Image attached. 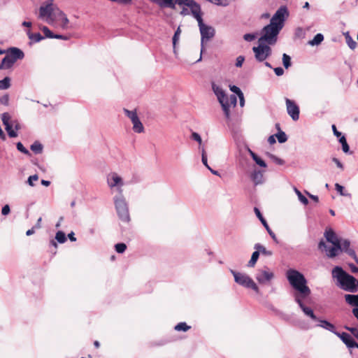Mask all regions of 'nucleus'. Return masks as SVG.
<instances>
[{
  "label": "nucleus",
  "instance_id": "f257e3e1",
  "mask_svg": "<svg viewBox=\"0 0 358 358\" xmlns=\"http://www.w3.org/2000/svg\"><path fill=\"white\" fill-rule=\"evenodd\" d=\"M288 11L286 6L280 7L270 20V23L265 26L262 30V36L259 41L266 43L268 45H273L277 41V37L284 26V22Z\"/></svg>",
  "mask_w": 358,
  "mask_h": 358
},
{
  "label": "nucleus",
  "instance_id": "f03ea898",
  "mask_svg": "<svg viewBox=\"0 0 358 358\" xmlns=\"http://www.w3.org/2000/svg\"><path fill=\"white\" fill-rule=\"evenodd\" d=\"M192 15L198 22V26L199 27V31L201 34V55L199 59L196 62H199L202 59V53L204 50V43L208 42L212 38L214 37L215 31V29L209 25H207L203 23L202 16H201V6L196 2L193 4L192 8H191Z\"/></svg>",
  "mask_w": 358,
  "mask_h": 358
},
{
  "label": "nucleus",
  "instance_id": "7ed1b4c3",
  "mask_svg": "<svg viewBox=\"0 0 358 358\" xmlns=\"http://www.w3.org/2000/svg\"><path fill=\"white\" fill-rule=\"evenodd\" d=\"M287 278L296 291L293 294L294 299L298 296L300 297H308L311 293L310 289L307 286V280L304 275L294 269H289L287 272Z\"/></svg>",
  "mask_w": 358,
  "mask_h": 358
},
{
  "label": "nucleus",
  "instance_id": "20e7f679",
  "mask_svg": "<svg viewBox=\"0 0 358 358\" xmlns=\"http://www.w3.org/2000/svg\"><path fill=\"white\" fill-rule=\"evenodd\" d=\"M332 276L336 278L340 287L345 291L356 292L358 290V280L347 273L341 266H336L332 270Z\"/></svg>",
  "mask_w": 358,
  "mask_h": 358
},
{
  "label": "nucleus",
  "instance_id": "39448f33",
  "mask_svg": "<svg viewBox=\"0 0 358 358\" xmlns=\"http://www.w3.org/2000/svg\"><path fill=\"white\" fill-rule=\"evenodd\" d=\"M212 90L216 95L218 101L221 104L222 108L224 111V115L227 120L230 119V107H236L237 103V98L234 94H231L229 97L227 96L225 92L221 87L212 83Z\"/></svg>",
  "mask_w": 358,
  "mask_h": 358
},
{
  "label": "nucleus",
  "instance_id": "423d86ee",
  "mask_svg": "<svg viewBox=\"0 0 358 358\" xmlns=\"http://www.w3.org/2000/svg\"><path fill=\"white\" fill-rule=\"evenodd\" d=\"M57 8L53 3V0H48L42 3L39 8L38 18L52 24L55 17L57 16Z\"/></svg>",
  "mask_w": 358,
  "mask_h": 358
},
{
  "label": "nucleus",
  "instance_id": "0eeeda50",
  "mask_svg": "<svg viewBox=\"0 0 358 358\" xmlns=\"http://www.w3.org/2000/svg\"><path fill=\"white\" fill-rule=\"evenodd\" d=\"M114 204L119 218L124 222L130 221L128 203L123 194H118L113 198Z\"/></svg>",
  "mask_w": 358,
  "mask_h": 358
},
{
  "label": "nucleus",
  "instance_id": "6e6552de",
  "mask_svg": "<svg viewBox=\"0 0 358 358\" xmlns=\"http://www.w3.org/2000/svg\"><path fill=\"white\" fill-rule=\"evenodd\" d=\"M230 272L234 275V280L237 284L244 287L252 289L256 293H259V289L258 286L249 275L245 273L236 272L232 269L230 270Z\"/></svg>",
  "mask_w": 358,
  "mask_h": 358
},
{
  "label": "nucleus",
  "instance_id": "1a4fd4ad",
  "mask_svg": "<svg viewBox=\"0 0 358 358\" xmlns=\"http://www.w3.org/2000/svg\"><path fill=\"white\" fill-rule=\"evenodd\" d=\"M152 3L157 4L161 8H170L174 9L176 4L179 6H186L192 8L193 4L196 3L194 0H150Z\"/></svg>",
  "mask_w": 358,
  "mask_h": 358
},
{
  "label": "nucleus",
  "instance_id": "9d476101",
  "mask_svg": "<svg viewBox=\"0 0 358 358\" xmlns=\"http://www.w3.org/2000/svg\"><path fill=\"white\" fill-rule=\"evenodd\" d=\"M259 45L253 47L255 59L259 62H264L271 54V48L268 44L258 41Z\"/></svg>",
  "mask_w": 358,
  "mask_h": 358
},
{
  "label": "nucleus",
  "instance_id": "9b49d317",
  "mask_svg": "<svg viewBox=\"0 0 358 358\" xmlns=\"http://www.w3.org/2000/svg\"><path fill=\"white\" fill-rule=\"evenodd\" d=\"M107 183L111 189L115 188L118 194H122L124 182L117 173L113 172L107 176Z\"/></svg>",
  "mask_w": 358,
  "mask_h": 358
},
{
  "label": "nucleus",
  "instance_id": "f8f14e48",
  "mask_svg": "<svg viewBox=\"0 0 358 358\" xmlns=\"http://www.w3.org/2000/svg\"><path fill=\"white\" fill-rule=\"evenodd\" d=\"M273 278L274 273L267 267L257 270L255 275L256 280L260 284L268 283Z\"/></svg>",
  "mask_w": 358,
  "mask_h": 358
},
{
  "label": "nucleus",
  "instance_id": "ddd939ff",
  "mask_svg": "<svg viewBox=\"0 0 358 358\" xmlns=\"http://www.w3.org/2000/svg\"><path fill=\"white\" fill-rule=\"evenodd\" d=\"M307 297H299L296 296L294 301L299 305L305 315L309 317L311 320L316 321L319 320V318L315 315L311 308L308 307L305 305L304 301Z\"/></svg>",
  "mask_w": 358,
  "mask_h": 358
},
{
  "label": "nucleus",
  "instance_id": "4468645a",
  "mask_svg": "<svg viewBox=\"0 0 358 358\" xmlns=\"http://www.w3.org/2000/svg\"><path fill=\"white\" fill-rule=\"evenodd\" d=\"M318 248L321 250H324L327 257L330 258L335 257L338 255V252L341 251V245H333L332 247L328 248L324 241H320L318 245Z\"/></svg>",
  "mask_w": 358,
  "mask_h": 358
},
{
  "label": "nucleus",
  "instance_id": "2eb2a0df",
  "mask_svg": "<svg viewBox=\"0 0 358 358\" xmlns=\"http://www.w3.org/2000/svg\"><path fill=\"white\" fill-rule=\"evenodd\" d=\"M287 111L292 119L296 121L299 118V108L296 103L288 98L285 99Z\"/></svg>",
  "mask_w": 358,
  "mask_h": 358
},
{
  "label": "nucleus",
  "instance_id": "dca6fc26",
  "mask_svg": "<svg viewBox=\"0 0 358 358\" xmlns=\"http://www.w3.org/2000/svg\"><path fill=\"white\" fill-rule=\"evenodd\" d=\"M341 251H344L349 256L352 257L356 263L358 264V257L355 253V251L350 248V242L348 240H341Z\"/></svg>",
  "mask_w": 358,
  "mask_h": 358
},
{
  "label": "nucleus",
  "instance_id": "f3484780",
  "mask_svg": "<svg viewBox=\"0 0 358 358\" xmlns=\"http://www.w3.org/2000/svg\"><path fill=\"white\" fill-rule=\"evenodd\" d=\"M7 55L17 62L18 59H22L24 57V52L18 48H10L8 50Z\"/></svg>",
  "mask_w": 358,
  "mask_h": 358
},
{
  "label": "nucleus",
  "instance_id": "a211bd4d",
  "mask_svg": "<svg viewBox=\"0 0 358 358\" xmlns=\"http://www.w3.org/2000/svg\"><path fill=\"white\" fill-rule=\"evenodd\" d=\"M254 211L257 215V217L259 218V220L261 221V222L262 223V224L264 225V227L266 228V229L267 230L268 233L269 234V235L271 236V238L274 240V241H276V236H275V234L271 231V229H270L267 222L266 221V220L264 218L262 214L261 213L260 210L257 208H254Z\"/></svg>",
  "mask_w": 358,
  "mask_h": 358
},
{
  "label": "nucleus",
  "instance_id": "6ab92c4d",
  "mask_svg": "<svg viewBox=\"0 0 358 358\" xmlns=\"http://www.w3.org/2000/svg\"><path fill=\"white\" fill-rule=\"evenodd\" d=\"M336 336L341 339V341L346 345L348 348H354V345H355V341L349 334L345 332L338 333Z\"/></svg>",
  "mask_w": 358,
  "mask_h": 358
},
{
  "label": "nucleus",
  "instance_id": "aec40b11",
  "mask_svg": "<svg viewBox=\"0 0 358 358\" xmlns=\"http://www.w3.org/2000/svg\"><path fill=\"white\" fill-rule=\"evenodd\" d=\"M324 237L327 241L333 245L341 244V240L337 237L335 232L331 229H327L324 232Z\"/></svg>",
  "mask_w": 358,
  "mask_h": 358
},
{
  "label": "nucleus",
  "instance_id": "412c9836",
  "mask_svg": "<svg viewBox=\"0 0 358 358\" xmlns=\"http://www.w3.org/2000/svg\"><path fill=\"white\" fill-rule=\"evenodd\" d=\"M250 178L255 185L262 184L264 180L263 172L259 170H254L251 173Z\"/></svg>",
  "mask_w": 358,
  "mask_h": 358
},
{
  "label": "nucleus",
  "instance_id": "4be33fe9",
  "mask_svg": "<svg viewBox=\"0 0 358 358\" xmlns=\"http://www.w3.org/2000/svg\"><path fill=\"white\" fill-rule=\"evenodd\" d=\"M317 321L320 322V324L317 325L318 327H320L326 330H328L330 332H332L336 335L338 333L336 331L335 326L333 324H331V322H329V321L325 320H320V319Z\"/></svg>",
  "mask_w": 358,
  "mask_h": 358
},
{
  "label": "nucleus",
  "instance_id": "5701e85b",
  "mask_svg": "<svg viewBox=\"0 0 358 358\" xmlns=\"http://www.w3.org/2000/svg\"><path fill=\"white\" fill-rule=\"evenodd\" d=\"M345 302L355 308H358V294H345L344 296Z\"/></svg>",
  "mask_w": 358,
  "mask_h": 358
},
{
  "label": "nucleus",
  "instance_id": "b1692460",
  "mask_svg": "<svg viewBox=\"0 0 358 358\" xmlns=\"http://www.w3.org/2000/svg\"><path fill=\"white\" fill-rule=\"evenodd\" d=\"M16 62L10 58L8 55H6L0 64L1 69H8L11 68Z\"/></svg>",
  "mask_w": 358,
  "mask_h": 358
},
{
  "label": "nucleus",
  "instance_id": "393cba45",
  "mask_svg": "<svg viewBox=\"0 0 358 358\" xmlns=\"http://www.w3.org/2000/svg\"><path fill=\"white\" fill-rule=\"evenodd\" d=\"M248 151L250 155L252 157V159L256 162L257 165L264 168L266 167L267 165L266 162L262 159H261L257 155H256L252 150H251L249 148H248Z\"/></svg>",
  "mask_w": 358,
  "mask_h": 358
},
{
  "label": "nucleus",
  "instance_id": "a878e982",
  "mask_svg": "<svg viewBox=\"0 0 358 358\" xmlns=\"http://www.w3.org/2000/svg\"><path fill=\"white\" fill-rule=\"evenodd\" d=\"M27 34L33 43L39 42L44 38L40 33H31L30 30L27 31Z\"/></svg>",
  "mask_w": 358,
  "mask_h": 358
},
{
  "label": "nucleus",
  "instance_id": "bb28decb",
  "mask_svg": "<svg viewBox=\"0 0 358 358\" xmlns=\"http://www.w3.org/2000/svg\"><path fill=\"white\" fill-rule=\"evenodd\" d=\"M133 124V130L134 132L141 134L144 131V127L138 118L137 120L132 122Z\"/></svg>",
  "mask_w": 358,
  "mask_h": 358
},
{
  "label": "nucleus",
  "instance_id": "cd10ccee",
  "mask_svg": "<svg viewBox=\"0 0 358 358\" xmlns=\"http://www.w3.org/2000/svg\"><path fill=\"white\" fill-rule=\"evenodd\" d=\"M324 40V36L322 34H317L313 40L308 41V44L311 46L317 45L320 44Z\"/></svg>",
  "mask_w": 358,
  "mask_h": 358
},
{
  "label": "nucleus",
  "instance_id": "c85d7f7f",
  "mask_svg": "<svg viewBox=\"0 0 358 358\" xmlns=\"http://www.w3.org/2000/svg\"><path fill=\"white\" fill-rule=\"evenodd\" d=\"M180 34H181V29H180V27H178L173 36V52L175 54H176V44L179 41Z\"/></svg>",
  "mask_w": 358,
  "mask_h": 358
},
{
  "label": "nucleus",
  "instance_id": "c756f323",
  "mask_svg": "<svg viewBox=\"0 0 358 358\" xmlns=\"http://www.w3.org/2000/svg\"><path fill=\"white\" fill-rule=\"evenodd\" d=\"M254 248L255 250L259 251V254L262 253L265 256H271L273 254L271 251L267 250L266 248L260 243H256Z\"/></svg>",
  "mask_w": 358,
  "mask_h": 358
},
{
  "label": "nucleus",
  "instance_id": "7c9ffc66",
  "mask_svg": "<svg viewBox=\"0 0 358 358\" xmlns=\"http://www.w3.org/2000/svg\"><path fill=\"white\" fill-rule=\"evenodd\" d=\"M259 257V251L256 250L252 254L250 260L248 263V267H254Z\"/></svg>",
  "mask_w": 358,
  "mask_h": 358
},
{
  "label": "nucleus",
  "instance_id": "2f4dec72",
  "mask_svg": "<svg viewBox=\"0 0 358 358\" xmlns=\"http://www.w3.org/2000/svg\"><path fill=\"white\" fill-rule=\"evenodd\" d=\"M124 113L131 120V122H134L138 119L136 110H129L128 109L124 108Z\"/></svg>",
  "mask_w": 358,
  "mask_h": 358
},
{
  "label": "nucleus",
  "instance_id": "473e14b6",
  "mask_svg": "<svg viewBox=\"0 0 358 358\" xmlns=\"http://www.w3.org/2000/svg\"><path fill=\"white\" fill-rule=\"evenodd\" d=\"M124 113L131 120V122H134L138 119L136 110H129L128 109L124 108Z\"/></svg>",
  "mask_w": 358,
  "mask_h": 358
},
{
  "label": "nucleus",
  "instance_id": "72a5a7b5",
  "mask_svg": "<svg viewBox=\"0 0 358 358\" xmlns=\"http://www.w3.org/2000/svg\"><path fill=\"white\" fill-rule=\"evenodd\" d=\"M57 15L61 17L62 27L63 29H66L67 24H69V19L67 18L66 15L59 9H57Z\"/></svg>",
  "mask_w": 358,
  "mask_h": 358
},
{
  "label": "nucleus",
  "instance_id": "f704fd0d",
  "mask_svg": "<svg viewBox=\"0 0 358 358\" xmlns=\"http://www.w3.org/2000/svg\"><path fill=\"white\" fill-rule=\"evenodd\" d=\"M31 150L36 154L41 153L43 151V145L38 141H35L31 145Z\"/></svg>",
  "mask_w": 358,
  "mask_h": 358
},
{
  "label": "nucleus",
  "instance_id": "c9c22d12",
  "mask_svg": "<svg viewBox=\"0 0 358 358\" xmlns=\"http://www.w3.org/2000/svg\"><path fill=\"white\" fill-rule=\"evenodd\" d=\"M10 87V79L9 77H5L0 80V90H7Z\"/></svg>",
  "mask_w": 358,
  "mask_h": 358
},
{
  "label": "nucleus",
  "instance_id": "e433bc0d",
  "mask_svg": "<svg viewBox=\"0 0 358 358\" xmlns=\"http://www.w3.org/2000/svg\"><path fill=\"white\" fill-rule=\"evenodd\" d=\"M55 240L59 243H64L66 241L65 234L62 231H58L55 235Z\"/></svg>",
  "mask_w": 358,
  "mask_h": 358
},
{
  "label": "nucleus",
  "instance_id": "4c0bfd02",
  "mask_svg": "<svg viewBox=\"0 0 358 358\" xmlns=\"http://www.w3.org/2000/svg\"><path fill=\"white\" fill-rule=\"evenodd\" d=\"M275 136L278 138V141L280 143H283L287 141V136L286 134L282 131H279L276 134Z\"/></svg>",
  "mask_w": 358,
  "mask_h": 358
},
{
  "label": "nucleus",
  "instance_id": "58836bf2",
  "mask_svg": "<svg viewBox=\"0 0 358 358\" xmlns=\"http://www.w3.org/2000/svg\"><path fill=\"white\" fill-rule=\"evenodd\" d=\"M282 64L285 69H288L292 65L291 57L286 53L282 55Z\"/></svg>",
  "mask_w": 358,
  "mask_h": 358
},
{
  "label": "nucleus",
  "instance_id": "ea45409f",
  "mask_svg": "<svg viewBox=\"0 0 358 358\" xmlns=\"http://www.w3.org/2000/svg\"><path fill=\"white\" fill-rule=\"evenodd\" d=\"M189 329L190 327L188 326L185 322H180L175 327V329L178 331H187Z\"/></svg>",
  "mask_w": 358,
  "mask_h": 358
},
{
  "label": "nucleus",
  "instance_id": "a19ab883",
  "mask_svg": "<svg viewBox=\"0 0 358 358\" xmlns=\"http://www.w3.org/2000/svg\"><path fill=\"white\" fill-rule=\"evenodd\" d=\"M5 129L10 137L15 138L17 136V132L13 129V124H10V125L6 126Z\"/></svg>",
  "mask_w": 358,
  "mask_h": 358
},
{
  "label": "nucleus",
  "instance_id": "79ce46f5",
  "mask_svg": "<svg viewBox=\"0 0 358 358\" xmlns=\"http://www.w3.org/2000/svg\"><path fill=\"white\" fill-rule=\"evenodd\" d=\"M335 189L341 196H351L350 194L344 192V187L338 183L335 184Z\"/></svg>",
  "mask_w": 358,
  "mask_h": 358
},
{
  "label": "nucleus",
  "instance_id": "37998d69",
  "mask_svg": "<svg viewBox=\"0 0 358 358\" xmlns=\"http://www.w3.org/2000/svg\"><path fill=\"white\" fill-rule=\"evenodd\" d=\"M1 120H2L3 124H4L5 127L10 125V124H11L10 115L8 113H3L2 116H1Z\"/></svg>",
  "mask_w": 358,
  "mask_h": 358
},
{
  "label": "nucleus",
  "instance_id": "c03bdc74",
  "mask_svg": "<svg viewBox=\"0 0 358 358\" xmlns=\"http://www.w3.org/2000/svg\"><path fill=\"white\" fill-rule=\"evenodd\" d=\"M268 156L269 158L275 164L278 165H283L285 164V161L277 156L273 155V154H268Z\"/></svg>",
  "mask_w": 358,
  "mask_h": 358
},
{
  "label": "nucleus",
  "instance_id": "a18cd8bd",
  "mask_svg": "<svg viewBox=\"0 0 358 358\" xmlns=\"http://www.w3.org/2000/svg\"><path fill=\"white\" fill-rule=\"evenodd\" d=\"M199 149L201 150V161L202 163L205 166H206L208 169L210 167L208 164V160H207V156L206 154V151L203 147H200Z\"/></svg>",
  "mask_w": 358,
  "mask_h": 358
},
{
  "label": "nucleus",
  "instance_id": "49530a36",
  "mask_svg": "<svg viewBox=\"0 0 358 358\" xmlns=\"http://www.w3.org/2000/svg\"><path fill=\"white\" fill-rule=\"evenodd\" d=\"M115 250L118 253H123L127 249V245L123 243H117L115 245Z\"/></svg>",
  "mask_w": 358,
  "mask_h": 358
},
{
  "label": "nucleus",
  "instance_id": "de8ad7c7",
  "mask_svg": "<svg viewBox=\"0 0 358 358\" xmlns=\"http://www.w3.org/2000/svg\"><path fill=\"white\" fill-rule=\"evenodd\" d=\"M41 29L46 38H53L54 34L49 29L48 27L43 26Z\"/></svg>",
  "mask_w": 358,
  "mask_h": 358
},
{
  "label": "nucleus",
  "instance_id": "09e8293b",
  "mask_svg": "<svg viewBox=\"0 0 358 358\" xmlns=\"http://www.w3.org/2000/svg\"><path fill=\"white\" fill-rule=\"evenodd\" d=\"M346 42L351 49L353 50L356 48L357 43L349 35L346 36Z\"/></svg>",
  "mask_w": 358,
  "mask_h": 358
},
{
  "label": "nucleus",
  "instance_id": "8fccbe9b",
  "mask_svg": "<svg viewBox=\"0 0 358 358\" xmlns=\"http://www.w3.org/2000/svg\"><path fill=\"white\" fill-rule=\"evenodd\" d=\"M344 328L350 331L356 338H358V329L348 326H345Z\"/></svg>",
  "mask_w": 358,
  "mask_h": 358
},
{
  "label": "nucleus",
  "instance_id": "3c124183",
  "mask_svg": "<svg viewBox=\"0 0 358 358\" xmlns=\"http://www.w3.org/2000/svg\"><path fill=\"white\" fill-rule=\"evenodd\" d=\"M16 147H17V149L20 152H22V153H24V154H26V155H29V154H30V153H29V150H28L27 148H25L24 147V145H22V143L21 142H18V143L16 144Z\"/></svg>",
  "mask_w": 358,
  "mask_h": 358
},
{
  "label": "nucleus",
  "instance_id": "603ef678",
  "mask_svg": "<svg viewBox=\"0 0 358 358\" xmlns=\"http://www.w3.org/2000/svg\"><path fill=\"white\" fill-rule=\"evenodd\" d=\"M38 180V175L35 174L33 176H30L27 179V183L31 187H34V182L37 181Z\"/></svg>",
  "mask_w": 358,
  "mask_h": 358
},
{
  "label": "nucleus",
  "instance_id": "864d4df0",
  "mask_svg": "<svg viewBox=\"0 0 358 358\" xmlns=\"http://www.w3.org/2000/svg\"><path fill=\"white\" fill-rule=\"evenodd\" d=\"M297 196L299 200L304 205H307L308 203V200L307 198L302 194L301 192H297Z\"/></svg>",
  "mask_w": 358,
  "mask_h": 358
},
{
  "label": "nucleus",
  "instance_id": "5fc2aeb1",
  "mask_svg": "<svg viewBox=\"0 0 358 358\" xmlns=\"http://www.w3.org/2000/svg\"><path fill=\"white\" fill-rule=\"evenodd\" d=\"M182 9L180 11V15L185 16L192 14L191 8L186 6H182Z\"/></svg>",
  "mask_w": 358,
  "mask_h": 358
},
{
  "label": "nucleus",
  "instance_id": "6e6d98bb",
  "mask_svg": "<svg viewBox=\"0 0 358 358\" xmlns=\"http://www.w3.org/2000/svg\"><path fill=\"white\" fill-rule=\"evenodd\" d=\"M245 61V57L242 55H240L238 56L237 58H236V67H241L243 62Z\"/></svg>",
  "mask_w": 358,
  "mask_h": 358
},
{
  "label": "nucleus",
  "instance_id": "4d7b16f0",
  "mask_svg": "<svg viewBox=\"0 0 358 358\" xmlns=\"http://www.w3.org/2000/svg\"><path fill=\"white\" fill-rule=\"evenodd\" d=\"M192 138L193 140L197 141L199 143V145H201L202 143V139H201V136L196 132H193L192 134Z\"/></svg>",
  "mask_w": 358,
  "mask_h": 358
},
{
  "label": "nucleus",
  "instance_id": "13d9d810",
  "mask_svg": "<svg viewBox=\"0 0 358 358\" xmlns=\"http://www.w3.org/2000/svg\"><path fill=\"white\" fill-rule=\"evenodd\" d=\"M256 38V36L253 34H245L244 36H243V38L245 41H252L255 39Z\"/></svg>",
  "mask_w": 358,
  "mask_h": 358
},
{
  "label": "nucleus",
  "instance_id": "bf43d9fd",
  "mask_svg": "<svg viewBox=\"0 0 358 358\" xmlns=\"http://www.w3.org/2000/svg\"><path fill=\"white\" fill-rule=\"evenodd\" d=\"M229 88H230V90L231 92H233L234 93H235L236 95H238L241 93H242V91L241 90V89L236 85H230Z\"/></svg>",
  "mask_w": 358,
  "mask_h": 358
},
{
  "label": "nucleus",
  "instance_id": "052dcab7",
  "mask_svg": "<svg viewBox=\"0 0 358 358\" xmlns=\"http://www.w3.org/2000/svg\"><path fill=\"white\" fill-rule=\"evenodd\" d=\"M10 212V206L6 204L1 209V214L3 215H8Z\"/></svg>",
  "mask_w": 358,
  "mask_h": 358
},
{
  "label": "nucleus",
  "instance_id": "680f3d73",
  "mask_svg": "<svg viewBox=\"0 0 358 358\" xmlns=\"http://www.w3.org/2000/svg\"><path fill=\"white\" fill-rule=\"evenodd\" d=\"M9 102V96L8 95H4L0 99V103L3 105L7 106Z\"/></svg>",
  "mask_w": 358,
  "mask_h": 358
},
{
  "label": "nucleus",
  "instance_id": "e2e57ef3",
  "mask_svg": "<svg viewBox=\"0 0 358 358\" xmlns=\"http://www.w3.org/2000/svg\"><path fill=\"white\" fill-rule=\"evenodd\" d=\"M273 70H274L275 75L278 76H281L284 73V70L282 67H276V68H274Z\"/></svg>",
  "mask_w": 358,
  "mask_h": 358
},
{
  "label": "nucleus",
  "instance_id": "0e129e2a",
  "mask_svg": "<svg viewBox=\"0 0 358 358\" xmlns=\"http://www.w3.org/2000/svg\"><path fill=\"white\" fill-rule=\"evenodd\" d=\"M331 128H332V131H333V132H334V134L337 138H338V137H340V136H342L341 132H340V131H338L337 130L336 125L333 124V125L331 126Z\"/></svg>",
  "mask_w": 358,
  "mask_h": 358
},
{
  "label": "nucleus",
  "instance_id": "69168bd1",
  "mask_svg": "<svg viewBox=\"0 0 358 358\" xmlns=\"http://www.w3.org/2000/svg\"><path fill=\"white\" fill-rule=\"evenodd\" d=\"M237 96L239 98V101H240L241 107H243L244 105H245V99H244L243 93L242 92V93H241L240 94H238Z\"/></svg>",
  "mask_w": 358,
  "mask_h": 358
},
{
  "label": "nucleus",
  "instance_id": "338daca9",
  "mask_svg": "<svg viewBox=\"0 0 358 358\" xmlns=\"http://www.w3.org/2000/svg\"><path fill=\"white\" fill-rule=\"evenodd\" d=\"M53 38L68 40L69 37L61 34H54Z\"/></svg>",
  "mask_w": 358,
  "mask_h": 358
},
{
  "label": "nucleus",
  "instance_id": "774afa93",
  "mask_svg": "<svg viewBox=\"0 0 358 358\" xmlns=\"http://www.w3.org/2000/svg\"><path fill=\"white\" fill-rule=\"evenodd\" d=\"M352 313L353 315L356 317V319L358 320V308H354L352 310Z\"/></svg>",
  "mask_w": 358,
  "mask_h": 358
}]
</instances>
